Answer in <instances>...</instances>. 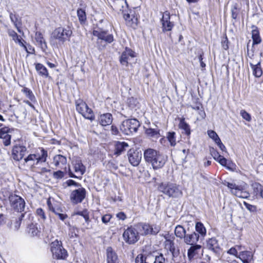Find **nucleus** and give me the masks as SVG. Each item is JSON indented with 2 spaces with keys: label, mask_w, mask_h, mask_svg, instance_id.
<instances>
[{
  "label": "nucleus",
  "mask_w": 263,
  "mask_h": 263,
  "mask_svg": "<svg viewBox=\"0 0 263 263\" xmlns=\"http://www.w3.org/2000/svg\"><path fill=\"white\" fill-rule=\"evenodd\" d=\"M85 195L86 191L85 189L80 187L72 192L70 195V199L74 203H80L85 198Z\"/></svg>",
  "instance_id": "14"
},
{
  "label": "nucleus",
  "mask_w": 263,
  "mask_h": 263,
  "mask_svg": "<svg viewBox=\"0 0 263 263\" xmlns=\"http://www.w3.org/2000/svg\"><path fill=\"white\" fill-rule=\"evenodd\" d=\"M11 129L8 127L0 129V138L2 139L3 143L5 146H8L11 143Z\"/></svg>",
  "instance_id": "18"
},
{
  "label": "nucleus",
  "mask_w": 263,
  "mask_h": 263,
  "mask_svg": "<svg viewBox=\"0 0 263 263\" xmlns=\"http://www.w3.org/2000/svg\"><path fill=\"white\" fill-rule=\"evenodd\" d=\"M252 28V38L253 40V46H254L255 44H258L260 43L261 40L257 27L253 26Z\"/></svg>",
  "instance_id": "34"
},
{
  "label": "nucleus",
  "mask_w": 263,
  "mask_h": 263,
  "mask_svg": "<svg viewBox=\"0 0 263 263\" xmlns=\"http://www.w3.org/2000/svg\"><path fill=\"white\" fill-rule=\"evenodd\" d=\"M238 10L236 6L233 7L231 9L232 17L233 19H236L238 14Z\"/></svg>",
  "instance_id": "57"
},
{
  "label": "nucleus",
  "mask_w": 263,
  "mask_h": 263,
  "mask_svg": "<svg viewBox=\"0 0 263 263\" xmlns=\"http://www.w3.org/2000/svg\"><path fill=\"white\" fill-rule=\"evenodd\" d=\"M123 237L124 241L129 245L135 243L139 239V233L135 228L132 227L125 230Z\"/></svg>",
  "instance_id": "11"
},
{
  "label": "nucleus",
  "mask_w": 263,
  "mask_h": 263,
  "mask_svg": "<svg viewBox=\"0 0 263 263\" xmlns=\"http://www.w3.org/2000/svg\"><path fill=\"white\" fill-rule=\"evenodd\" d=\"M203 252V251L201 249L200 245H192L187 250V257L190 260H191L194 257L198 256L200 253L202 254Z\"/></svg>",
  "instance_id": "19"
},
{
  "label": "nucleus",
  "mask_w": 263,
  "mask_h": 263,
  "mask_svg": "<svg viewBox=\"0 0 263 263\" xmlns=\"http://www.w3.org/2000/svg\"><path fill=\"white\" fill-rule=\"evenodd\" d=\"M124 18L127 25L133 28H135L138 24V18L133 14L124 13Z\"/></svg>",
  "instance_id": "21"
},
{
  "label": "nucleus",
  "mask_w": 263,
  "mask_h": 263,
  "mask_svg": "<svg viewBox=\"0 0 263 263\" xmlns=\"http://www.w3.org/2000/svg\"><path fill=\"white\" fill-rule=\"evenodd\" d=\"M206 247L215 253H219L221 250L217 240L215 238H210L207 241Z\"/></svg>",
  "instance_id": "20"
},
{
  "label": "nucleus",
  "mask_w": 263,
  "mask_h": 263,
  "mask_svg": "<svg viewBox=\"0 0 263 263\" xmlns=\"http://www.w3.org/2000/svg\"><path fill=\"white\" fill-rule=\"evenodd\" d=\"M51 251L53 256L60 259H65L67 257V252L63 247L62 243L61 241L55 240L51 243Z\"/></svg>",
  "instance_id": "8"
},
{
  "label": "nucleus",
  "mask_w": 263,
  "mask_h": 263,
  "mask_svg": "<svg viewBox=\"0 0 263 263\" xmlns=\"http://www.w3.org/2000/svg\"><path fill=\"white\" fill-rule=\"evenodd\" d=\"M9 200L10 205L13 210L19 212L24 211L25 202L20 196L15 194H11L9 197Z\"/></svg>",
  "instance_id": "10"
},
{
  "label": "nucleus",
  "mask_w": 263,
  "mask_h": 263,
  "mask_svg": "<svg viewBox=\"0 0 263 263\" xmlns=\"http://www.w3.org/2000/svg\"><path fill=\"white\" fill-rule=\"evenodd\" d=\"M32 171L42 174L49 172V170L45 167H40L39 165H36V167H35V168L32 170Z\"/></svg>",
  "instance_id": "49"
},
{
  "label": "nucleus",
  "mask_w": 263,
  "mask_h": 263,
  "mask_svg": "<svg viewBox=\"0 0 263 263\" xmlns=\"http://www.w3.org/2000/svg\"><path fill=\"white\" fill-rule=\"evenodd\" d=\"M145 161L150 164L154 170L161 168L167 161V156L153 148H147L144 152Z\"/></svg>",
  "instance_id": "2"
},
{
  "label": "nucleus",
  "mask_w": 263,
  "mask_h": 263,
  "mask_svg": "<svg viewBox=\"0 0 263 263\" xmlns=\"http://www.w3.org/2000/svg\"><path fill=\"white\" fill-rule=\"evenodd\" d=\"M168 246L170 251L171 252L173 256L175 257L177 256L179 251L176 249L174 242L170 241V244L168 245Z\"/></svg>",
  "instance_id": "47"
},
{
  "label": "nucleus",
  "mask_w": 263,
  "mask_h": 263,
  "mask_svg": "<svg viewBox=\"0 0 263 263\" xmlns=\"http://www.w3.org/2000/svg\"><path fill=\"white\" fill-rule=\"evenodd\" d=\"M175 135L176 134L174 132H168L167 134V139L172 146H174L176 144Z\"/></svg>",
  "instance_id": "42"
},
{
  "label": "nucleus",
  "mask_w": 263,
  "mask_h": 263,
  "mask_svg": "<svg viewBox=\"0 0 263 263\" xmlns=\"http://www.w3.org/2000/svg\"><path fill=\"white\" fill-rule=\"evenodd\" d=\"M175 234L176 237L180 238H184L186 235L185 229L180 225H177L175 229Z\"/></svg>",
  "instance_id": "38"
},
{
  "label": "nucleus",
  "mask_w": 263,
  "mask_h": 263,
  "mask_svg": "<svg viewBox=\"0 0 263 263\" xmlns=\"http://www.w3.org/2000/svg\"><path fill=\"white\" fill-rule=\"evenodd\" d=\"M163 32L170 31L174 26V23L170 21V14L168 11L163 13L161 20Z\"/></svg>",
  "instance_id": "15"
},
{
  "label": "nucleus",
  "mask_w": 263,
  "mask_h": 263,
  "mask_svg": "<svg viewBox=\"0 0 263 263\" xmlns=\"http://www.w3.org/2000/svg\"><path fill=\"white\" fill-rule=\"evenodd\" d=\"M253 192L257 198L260 197L263 199V186L259 183L253 184Z\"/></svg>",
  "instance_id": "35"
},
{
  "label": "nucleus",
  "mask_w": 263,
  "mask_h": 263,
  "mask_svg": "<svg viewBox=\"0 0 263 263\" xmlns=\"http://www.w3.org/2000/svg\"><path fill=\"white\" fill-rule=\"evenodd\" d=\"M7 32L8 35L12 38L13 40L15 42H16V40H18L19 37L17 34L13 30L11 29H8Z\"/></svg>",
  "instance_id": "50"
},
{
  "label": "nucleus",
  "mask_w": 263,
  "mask_h": 263,
  "mask_svg": "<svg viewBox=\"0 0 263 263\" xmlns=\"http://www.w3.org/2000/svg\"><path fill=\"white\" fill-rule=\"evenodd\" d=\"M53 163L57 167L61 168L65 167L67 164V158L61 155H55L53 158Z\"/></svg>",
  "instance_id": "23"
},
{
  "label": "nucleus",
  "mask_w": 263,
  "mask_h": 263,
  "mask_svg": "<svg viewBox=\"0 0 263 263\" xmlns=\"http://www.w3.org/2000/svg\"><path fill=\"white\" fill-rule=\"evenodd\" d=\"M139 228L141 234L143 235H156L160 230V227L156 224L142 223L139 224Z\"/></svg>",
  "instance_id": "12"
},
{
  "label": "nucleus",
  "mask_w": 263,
  "mask_h": 263,
  "mask_svg": "<svg viewBox=\"0 0 263 263\" xmlns=\"http://www.w3.org/2000/svg\"><path fill=\"white\" fill-rule=\"evenodd\" d=\"M250 66L253 69V73L254 76L257 78L260 77L262 73L260 63L258 62L255 65H253L251 63Z\"/></svg>",
  "instance_id": "37"
},
{
  "label": "nucleus",
  "mask_w": 263,
  "mask_h": 263,
  "mask_svg": "<svg viewBox=\"0 0 263 263\" xmlns=\"http://www.w3.org/2000/svg\"><path fill=\"white\" fill-rule=\"evenodd\" d=\"M228 253L230 254L236 255L237 254V251L235 248H232L228 251Z\"/></svg>",
  "instance_id": "64"
},
{
  "label": "nucleus",
  "mask_w": 263,
  "mask_h": 263,
  "mask_svg": "<svg viewBox=\"0 0 263 263\" xmlns=\"http://www.w3.org/2000/svg\"><path fill=\"white\" fill-rule=\"evenodd\" d=\"M111 216L110 214H106L102 217V221L104 223H107L110 220Z\"/></svg>",
  "instance_id": "60"
},
{
  "label": "nucleus",
  "mask_w": 263,
  "mask_h": 263,
  "mask_svg": "<svg viewBox=\"0 0 263 263\" xmlns=\"http://www.w3.org/2000/svg\"><path fill=\"white\" fill-rule=\"evenodd\" d=\"M76 109L85 119L90 121L95 120V115L92 110L83 100L79 99L76 102Z\"/></svg>",
  "instance_id": "6"
},
{
  "label": "nucleus",
  "mask_w": 263,
  "mask_h": 263,
  "mask_svg": "<svg viewBox=\"0 0 263 263\" xmlns=\"http://www.w3.org/2000/svg\"><path fill=\"white\" fill-rule=\"evenodd\" d=\"M129 147L128 143L125 142L117 141L115 144L114 154L119 156Z\"/></svg>",
  "instance_id": "24"
},
{
  "label": "nucleus",
  "mask_w": 263,
  "mask_h": 263,
  "mask_svg": "<svg viewBox=\"0 0 263 263\" xmlns=\"http://www.w3.org/2000/svg\"><path fill=\"white\" fill-rule=\"evenodd\" d=\"M183 239L184 242L186 244L190 245L195 244L200 239L199 236L197 235L195 232H192L191 234H186Z\"/></svg>",
  "instance_id": "22"
},
{
  "label": "nucleus",
  "mask_w": 263,
  "mask_h": 263,
  "mask_svg": "<svg viewBox=\"0 0 263 263\" xmlns=\"http://www.w3.org/2000/svg\"><path fill=\"white\" fill-rule=\"evenodd\" d=\"M75 214L82 216L86 222H88L89 221V213L87 210L78 211L76 212Z\"/></svg>",
  "instance_id": "45"
},
{
  "label": "nucleus",
  "mask_w": 263,
  "mask_h": 263,
  "mask_svg": "<svg viewBox=\"0 0 263 263\" xmlns=\"http://www.w3.org/2000/svg\"><path fill=\"white\" fill-rule=\"evenodd\" d=\"M252 254L249 251H242L239 253L238 258L243 263H250L252 259Z\"/></svg>",
  "instance_id": "33"
},
{
  "label": "nucleus",
  "mask_w": 263,
  "mask_h": 263,
  "mask_svg": "<svg viewBox=\"0 0 263 263\" xmlns=\"http://www.w3.org/2000/svg\"><path fill=\"white\" fill-rule=\"evenodd\" d=\"M107 166L110 170H116L118 168L117 164L114 161H109Z\"/></svg>",
  "instance_id": "58"
},
{
  "label": "nucleus",
  "mask_w": 263,
  "mask_h": 263,
  "mask_svg": "<svg viewBox=\"0 0 263 263\" xmlns=\"http://www.w3.org/2000/svg\"><path fill=\"white\" fill-rule=\"evenodd\" d=\"M27 232L32 236H36L39 233V230L37 227V224L31 223L28 224L27 227Z\"/></svg>",
  "instance_id": "39"
},
{
  "label": "nucleus",
  "mask_w": 263,
  "mask_h": 263,
  "mask_svg": "<svg viewBox=\"0 0 263 263\" xmlns=\"http://www.w3.org/2000/svg\"><path fill=\"white\" fill-rule=\"evenodd\" d=\"M111 133L115 135H118V134L119 133L118 128L114 125H112L111 127Z\"/></svg>",
  "instance_id": "63"
},
{
  "label": "nucleus",
  "mask_w": 263,
  "mask_h": 263,
  "mask_svg": "<svg viewBox=\"0 0 263 263\" xmlns=\"http://www.w3.org/2000/svg\"><path fill=\"white\" fill-rule=\"evenodd\" d=\"M72 35V30L69 27H59L55 28L50 37V45L55 47L63 45L66 41H69Z\"/></svg>",
  "instance_id": "1"
},
{
  "label": "nucleus",
  "mask_w": 263,
  "mask_h": 263,
  "mask_svg": "<svg viewBox=\"0 0 263 263\" xmlns=\"http://www.w3.org/2000/svg\"><path fill=\"white\" fill-rule=\"evenodd\" d=\"M154 263H165V259L163 254H160L159 255L156 256Z\"/></svg>",
  "instance_id": "53"
},
{
  "label": "nucleus",
  "mask_w": 263,
  "mask_h": 263,
  "mask_svg": "<svg viewBox=\"0 0 263 263\" xmlns=\"http://www.w3.org/2000/svg\"><path fill=\"white\" fill-rule=\"evenodd\" d=\"M208 134L209 136L211 139H212L216 143H219L220 142V139L215 131L212 130H208Z\"/></svg>",
  "instance_id": "43"
},
{
  "label": "nucleus",
  "mask_w": 263,
  "mask_h": 263,
  "mask_svg": "<svg viewBox=\"0 0 263 263\" xmlns=\"http://www.w3.org/2000/svg\"><path fill=\"white\" fill-rule=\"evenodd\" d=\"M179 127L180 129L183 130V133L187 136L190 135L191 130L190 125L185 121L184 119L182 118L180 119Z\"/></svg>",
  "instance_id": "36"
},
{
  "label": "nucleus",
  "mask_w": 263,
  "mask_h": 263,
  "mask_svg": "<svg viewBox=\"0 0 263 263\" xmlns=\"http://www.w3.org/2000/svg\"><path fill=\"white\" fill-rule=\"evenodd\" d=\"M139 126L140 123L137 119H131L122 122L120 130L125 135H129L136 133Z\"/></svg>",
  "instance_id": "7"
},
{
  "label": "nucleus",
  "mask_w": 263,
  "mask_h": 263,
  "mask_svg": "<svg viewBox=\"0 0 263 263\" xmlns=\"http://www.w3.org/2000/svg\"><path fill=\"white\" fill-rule=\"evenodd\" d=\"M210 153L213 158L218 161L221 165L226 166L227 163V160L223 156L220 155L219 153L214 148L210 150Z\"/></svg>",
  "instance_id": "27"
},
{
  "label": "nucleus",
  "mask_w": 263,
  "mask_h": 263,
  "mask_svg": "<svg viewBox=\"0 0 263 263\" xmlns=\"http://www.w3.org/2000/svg\"><path fill=\"white\" fill-rule=\"evenodd\" d=\"M147 258L143 254H139L136 258V263H148L147 262Z\"/></svg>",
  "instance_id": "48"
},
{
  "label": "nucleus",
  "mask_w": 263,
  "mask_h": 263,
  "mask_svg": "<svg viewBox=\"0 0 263 263\" xmlns=\"http://www.w3.org/2000/svg\"><path fill=\"white\" fill-rule=\"evenodd\" d=\"M92 34L97 37L96 44L99 49L105 47L106 44L111 43L114 40L112 34L98 25L93 27Z\"/></svg>",
  "instance_id": "4"
},
{
  "label": "nucleus",
  "mask_w": 263,
  "mask_h": 263,
  "mask_svg": "<svg viewBox=\"0 0 263 263\" xmlns=\"http://www.w3.org/2000/svg\"><path fill=\"white\" fill-rule=\"evenodd\" d=\"M35 70L37 71L38 74L43 78H49V76L47 69L42 64L37 63L35 65Z\"/></svg>",
  "instance_id": "30"
},
{
  "label": "nucleus",
  "mask_w": 263,
  "mask_h": 263,
  "mask_svg": "<svg viewBox=\"0 0 263 263\" xmlns=\"http://www.w3.org/2000/svg\"><path fill=\"white\" fill-rule=\"evenodd\" d=\"M225 184L230 189L232 194L239 198H248L250 196V193L246 190L245 186L238 185L229 182Z\"/></svg>",
  "instance_id": "9"
},
{
  "label": "nucleus",
  "mask_w": 263,
  "mask_h": 263,
  "mask_svg": "<svg viewBox=\"0 0 263 263\" xmlns=\"http://www.w3.org/2000/svg\"><path fill=\"white\" fill-rule=\"evenodd\" d=\"M117 217H118L119 219L124 220L126 218V215L123 212H119L116 215Z\"/></svg>",
  "instance_id": "61"
},
{
  "label": "nucleus",
  "mask_w": 263,
  "mask_h": 263,
  "mask_svg": "<svg viewBox=\"0 0 263 263\" xmlns=\"http://www.w3.org/2000/svg\"><path fill=\"white\" fill-rule=\"evenodd\" d=\"M136 57V53L131 49L126 47L125 50L122 53L120 61L123 65L127 66L129 62Z\"/></svg>",
  "instance_id": "16"
},
{
  "label": "nucleus",
  "mask_w": 263,
  "mask_h": 263,
  "mask_svg": "<svg viewBox=\"0 0 263 263\" xmlns=\"http://www.w3.org/2000/svg\"><path fill=\"white\" fill-rule=\"evenodd\" d=\"M243 204L246 209L251 212H255L257 210V208L255 205L250 204L246 201L243 202Z\"/></svg>",
  "instance_id": "52"
},
{
  "label": "nucleus",
  "mask_w": 263,
  "mask_h": 263,
  "mask_svg": "<svg viewBox=\"0 0 263 263\" xmlns=\"http://www.w3.org/2000/svg\"><path fill=\"white\" fill-rule=\"evenodd\" d=\"M36 213L42 220H45L46 218L45 214L43 210L41 208H39L36 210Z\"/></svg>",
  "instance_id": "54"
},
{
  "label": "nucleus",
  "mask_w": 263,
  "mask_h": 263,
  "mask_svg": "<svg viewBox=\"0 0 263 263\" xmlns=\"http://www.w3.org/2000/svg\"><path fill=\"white\" fill-rule=\"evenodd\" d=\"M99 122L103 126L111 124L112 122V115L110 113H106L100 115Z\"/></svg>",
  "instance_id": "25"
},
{
  "label": "nucleus",
  "mask_w": 263,
  "mask_h": 263,
  "mask_svg": "<svg viewBox=\"0 0 263 263\" xmlns=\"http://www.w3.org/2000/svg\"><path fill=\"white\" fill-rule=\"evenodd\" d=\"M9 17L11 21L15 27L17 29L18 32H21L20 27L22 25L21 20L18 15L14 14L12 12L9 13Z\"/></svg>",
  "instance_id": "32"
},
{
  "label": "nucleus",
  "mask_w": 263,
  "mask_h": 263,
  "mask_svg": "<svg viewBox=\"0 0 263 263\" xmlns=\"http://www.w3.org/2000/svg\"><path fill=\"white\" fill-rule=\"evenodd\" d=\"M195 230L200 239H202L206 235V230L201 222H197L195 225Z\"/></svg>",
  "instance_id": "31"
},
{
  "label": "nucleus",
  "mask_w": 263,
  "mask_h": 263,
  "mask_svg": "<svg viewBox=\"0 0 263 263\" xmlns=\"http://www.w3.org/2000/svg\"><path fill=\"white\" fill-rule=\"evenodd\" d=\"M73 165L76 173L81 175H83L86 171L85 166L82 164L81 160L77 159L73 161Z\"/></svg>",
  "instance_id": "28"
},
{
  "label": "nucleus",
  "mask_w": 263,
  "mask_h": 263,
  "mask_svg": "<svg viewBox=\"0 0 263 263\" xmlns=\"http://www.w3.org/2000/svg\"><path fill=\"white\" fill-rule=\"evenodd\" d=\"M77 15L81 24H84L86 21V15L84 10L78 9L77 10Z\"/></svg>",
  "instance_id": "41"
},
{
  "label": "nucleus",
  "mask_w": 263,
  "mask_h": 263,
  "mask_svg": "<svg viewBox=\"0 0 263 263\" xmlns=\"http://www.w3.org/2000/svg\"><path fill=\"white\" fill-rule=\"evenodd\" d=\"M22 92L29 98L31 101H33L35 99V97L33 94L32 91L27 87H25Z\"/></svg>",
  "instance_id": "44"
},
{
  "label": "nucleus",
  "mask_w": 263,
  "mask_h": 263,
  "mask_svg": "<svg viewBox=\"0 0 263 263\" xmlns=\"http://www.w3.org/2000/svg\"><path fill=\"white\" fill-rule=\"evenodd\" d=\"M47 157V151L43 148H39L34 154H31L24 159V163L32 171L36 165L45 162Z\"/></svg>",
  "instance_id": "3"
},
{
  "label": "nucleus",
  "mask_w": 263,
  "mask_h": 263,
  "mask_svg": "<svg viewBox=\"0 0 263 263\" xmlns=\"http://www.w3.org/2000/svg\"><path fill=\"white\" fill-rule=\"evenodd\" d=\"M35 39L37 45L41 47L42 50L43 51H45L47 49V46L43 34L40 32H36Z\"/></svg>",
  "instance_id": "26"
},
{
  "label": "nucleus",
  "mask_w": 263,
  "mask_h": 263,
  "mask_svg": "<svg viewBox=\"0 0 263 263\" xmlns=\"http://www.w3.org/2000/svg\"><path fill=\"white\" fill-rule=\"evenodd\" d=\"M25 214H22L20 217H19L17 219H15V221L14 223L13 227L12 229H14L15 231H17L21 226V221L23 219V218L24 217Z\"/></svg>",
  "instance_id": "46"
},
{
  "label": "nucleus",
  "mask_w": 263,
  "mask_h": 263,
  "mask_svg": "<svg viewBox=\"0 0 263 263\" xmlns=\"http://www.w3.org/2000/svg\"><path fill=\"white\" fill-rule=\"evenodd\" d=\"M240 114L242 118L246 121L250 122L251 120V115L248 113L245 110H241Z\"/></svg>",
  "instance_id": "51"
},
{
  "label": "nucleus",
  "mask_w": 263,
  "mask_h": 263,
  "mask_svg": "<svg viewBox=\"0 0 263 263\" xmlns=\"http://www.w3.org/2000/svg\"><path fill=\"white\" fill-rule=\"evenodd\" d=\"M158 189L160 192L170 198H180L183 195L182 191L179 185L170 182L161 183L159 185Z\"/></svg>",
  "instance_id": "5"
},
{
  "label": "nucleus",
  "mask_w": 263,
  "mask_h": 263,
  "mask_svg": "<svg viewBox=\"0 0 263 263\" xmlns=\"http://www.w3.org/2000/svg\"><path fill=\"white\" fill-rule=\"evenodd\" d=\"M66 184L69 186H72V185H74V186H77V187L81 186V184H79V183L76 182V181H74V180H71V179L68 180L66 181Z\"/></svg>",
  "instance_id": "59"
},
{
  "label": "nucleus",
  "mask_w": 263,
  "mask_h": 263,
  "mask_svg": "<svg viewBox=\"0 0 263 263\" xmlns=\"http://www.w3.org/2000/svg\"><path fill=\"white\" fill-rule=\"evenodd\" d=\"M129 163L134 166H136L140 163L142 158V153L137 150L130 149L127 153Z\"/></svg>",
  "instance_id": "13"
},
{
  "label": "nucleus",
  "mask_w": 263,
  "mask_h": 263,
  "mask_svg": "<svg viewBox=\"0 0 263 263\" xmlns=\"http://www.w3.org/2000/svg\"><path fill=\"white\" fill-rule=\"evenodd\" d=\"M252 47H253V46H252ZM254 49H253V48H252L251 49H249L248 48V56L250 58V59H252L254 57Z\"/></svg>",
  "instance_id": "62"
},
{
  "label": "nucleus",
  "mask_w": 263,
  "mask_h": 263,
  "mask_svg": "<svg viewBox=\"0 0 263 263\" xmlns=\"http://www.w3.org/2000/svg\"><path fill=\"white\" fill-rule=\"evenodd\" d=\"M27 152V148L24 146L15 145L12 151V158L16 161H20L22 159Z\"/></svg>",
  "instance_id": "17"
},
{
  "label": "nucleus",
  "mask_w": 263,
  "mask_h": 263,
  "mask_svg": "<svg viewBox=\"0 0 263 263\" xmlns=\"http://www.w3.org/2000/svg\"><path fill=\"white\" fill-rule=\"evenodd\" d=\"M194 101L195 103V105H190L192 109L196 110H199V114H200L201 117L204 118L205 116V114L204 111L201 110L200 109L202 108L201 103L198 101V99L195 98L194 99Z\"/></svg>",
  "instance_id": "40"
},
{
  "label": "nucleus",
  "mask_w": 263,
  "mask_h": 263,
  "mask_svg": "<svg viewBox=\"0 0 263 263\" xmlns=\"http://www.w3.org/2000/svg\"><path fill=\"white\" fill-rule=\"evenodd\" d=\"M106 252L107 263H119L118 256L111 247H108Z\"/></svg>",
  "instance_id": "29"
},
{
  "label": "nucleus",
  "mask_w": 263,
  "mask_h": 263,
  "mask_svg": "<svg viewBox=\"0 0 263 263\" xmlns=\"http://www.w3.org/2000/svg\"><path fill=\"white\" fill-rule=\"evenodd\" d=\"M146 133H147V134H148L151 136H153V137L157 136L158 135H159L158 130L155 129H152V128H149V129H147Z\"/></svg>",
  "instance_id": "56"
},
{
  "label": "nucleus",
  "mask_w": 263,
  "mask_h": 263,
  "mask_svg": "<svg viewBox=\"0 0 263 263\" xmlns=\"http://www.w3.org/2000/svg\"><path fill=\"white\" fill-rule=\"evenodd\" d=\"M53 176L57 179H62L64 176V173L62 171H58L53 173Z\"/></svg>",
  "instance_id": "55"
}]
</instances>
